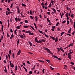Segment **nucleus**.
Segmentation results:
<instances>
[{"instance_id": "nucleus-1", "label": "nucleus", "mask_w": 75, "mask_h": 75, "mask_svg": "<svg viewBox=\"0 0 75 75\" xmlns=\"http://www.w3.org/2000/svg\"><path fill=\"white\" fill-rule=\"evenodd\" d=\"M43 48V49H44L45 50H46V51H47V52H49V54H52V52H51V51H50V50H49L48 48L45 47H44Z\"/></svg>"}, {"instance_id": "nucleus-2", "label": "nucleus", "mask_w": 75, "mask_h": 75, "mask_svg": "<svg viewBox=\"0 0 75 75\" xmlns=\"http://www.w3.org/2000/svg\"><path fill=\"white\" fill-rule=\"evenodd\" d=\"M9 63L10 64V65L11 67V68H14V66L13 64H12V63H11V61H9Z\"/></svg>"}, {"instance_id": "nucleus-3", "label": "nucleus", "mask_w": 75, "mask_h": 75, "mask_svg": "<svg viewBox=\"0 0 75 75\" xmlns=\"http://www.w3.org/2000/svg\"><path fill=\"white\" fill-rule=\"evenodd\" d=\"M54 3H55V2H54V1H52V0H51V3H52V4L53 6V7H54Z\"/></svg>"}, {"instance_id": "nucleus-4", "label": "nucleus", "mask_w": 75, "mask_h": 75, "mask_svg": "<svg viewBox=\"0 0 75 75\" xmlns=\"http://www.w3.org/2000/svg\"><path fill=\"white\" fill-rule=\"evenodd\" d=\"M42 7H43V8H44V7H45V6H44V4L43 2H42L41 3Z\"/></svg>"}, {"instance_id": "nucleus-5", "label": "nucleus", "mask_w": 75, "mask_h": 75, "mask_svg": "<svg viewBox=\"0 0 75 75\" xmlns=\"http://www.w3.org/2000/svg\"><path fill=\"white\" fill-rule=\"evenodd\" d=\"M21 50H19L17 54V55H20V53H21Z\"/></svg>"}, {"instance_id": "nucleus-6", "label": "nucleus", "mask_w": 75, "mask_h": 75, "mask_svg": "<svg viewBox=\"0 0 75 75\" xmlns=\"http://www.w3.org/2000/svg\"><path fill=\"white\" fill-rule=\"evenodd\" d=\"M29 35H34V33H31V32L30 31L29 33Z\"/></svg>"}, {"instance_id": "nucleus-7", "label": "nucleus", "mask_w": 75, "mask_h": 75, "mask_svg": "<svg viewBox=\"0 0 75 75\" xmlns=\"http://www.w3.org/2000/svg\"><path fill=\"white\" fill-rule=\"evenodd\" d=\"M68 54V57L70 59H71V54Z\"/></svg>"}, {"instance_id": "nucleus-8", "label": "nucleus", "mask_w": 75, "mask_h": 75, "mask_svg": "<svg viewBox=\"0 0 75 75\" xmlns=\"http://www.w3.org/2000/svg\"><path fill=\"white\" fill-rule=\"evenodd\" d=\"M28 43L29 45H30V46H33V44H32V43L30 41H28Z\"/></svg>"}, {"instance_id": "nucleus-9", "label": "nucleus", "mask_w": 75, "mask_h": 75, "mask_svg": "<svg viewBox=\"0 0 75 75\" xmlns=\"http://www.w3.org/2000/svg\"><path fill=\"white\" fill-rule=\"evenodd\" d=\"M52 10L53 11H54V12H55V13H57V11H56V10H55V9L54 8H52Z\"/></svg>"}, {"instance_id": "nucleus-10", "label": "nucleus", "mask_w": 75, "mask_h": 75, "mask_svg": "<svg viewBox=\"0 0 75 75\" xmlns=\"http://www.w3.org/2000/svg\"><path fill=\"white\" fill-rule=\"evenodd\" d=\"M29 27H31V28H32V29L34 30V31H35V29H34V27L33 26H32L31 25H30L29 26Z\"/></svg>"}, {"instance_id": "nucleus-11", "label": "nucleus", "mask_w": 75, "mask_h": 75, "mask_svg": "<svg viewBox=\"0 0 75 75\" xmlns=\"http://www.w3.org/2000/svg\"><path fill=\"white\" fill-rule=\"evenodd\" d=\"M19 37H20L21 38H24V36H23V35H19Z\"/></svg>"}, {"instance_id": "nucleus-12", "label": "nucleus", "mask_w": 75, "mask_h": 75, "mask_svg": "<svg viewBox=\"0 0 75 75\" xmlns=\"http://www.w3.org/2000/svg\"><path fill=\"white\" fill-rule=\"evenodd\" d=\"M17 13H20V9H19V8H17Z\"/></svg>"}, {"instance_id": "nucleus-13", "label": "nucleus", "mask_w": 75, "mask_h": 75, "mask_svg": "<svg viewBox=\"0 0 75 75\" xmlns=\"http://www.w3.org/2000/svg\"><path fill=\"white\" fill-rule=\"evenodd\" d=\"M13 37H14V35L13 34H12L11 35V37L10 38V39H12V38H13Z\"/></svg>"}, {"instance_id": "nucleus-14", "label": "nucleus", "mask_w": 75, "mask_h": 75, "mask_svg": "<svg viewBox=\"0 0 75 75\" xmlns=\"http://www.w3.org/2000/svg\"><path fill=\"white\" fill-rule=\"evenodd\" d=\"M70 46H71V47H73V43H71L70 44H69L68 46V47H69Z\"/></svg>"}, {"instance_id": "nucleus-15", "label": "nucleus", "mask_w": 75, "mask_h": 75, "mask_svg": "<svg viewBox=\"0 0 75 75\" xmlns=\"http://www.w3.org/2000/svg\"><path fill=\"white\" fill-rule=\"evenodd\" d=\"M58 41V38L56 37V38H55V42H57Z\"/></svg>"}, {"instance_id": "nucleus-16", "label": "nucleus", "mask_w": 75, "mask_h": 75, "mask_svg": "<svg viewBox=\"0 0 75 75\" xmlns=\"http://www.w3.org/2000/svg\"><path fill=\"white\" fill-rule=\"evenodd\" d=\"M34 25H35V28L36 29V30H38L37 27V25H36V24L35 23H33Z\"/></svg>"}, {"instance_id": "nucleus-17", "label": "nucleus", "mask_w": 75, "mask_h": 75, "mask_svg": "<svg viewBox=\"0 0 75 75\" xmlns=\"http://www.w3.org/2000/svg\"><path fill=\"white\" fill-rule=\"evenodd\" d=\"M23 27L25 28H28V26L23 25Z\"/></svg>"}, {"instance_id": "nucleus-18", "label": "nucleus", "mask_w": 75, "mask_h": 75, "mask_svg": "<svg viewBox=\"0 0 75 75\" xmlns=\"http://www.w3.org/2000/svg\"><path fill=\"white\" fill-rule=\"evenodd\" d=\"M50 38H51L52 39V40H55V38L54 37H52L51 36H50Z\"/></svg>"}, {"instance_id": "nucleus-19", "label": "nucleus", "mask_w": 75, "mask_h": 75, "mask_svg": "<svg viewBox=\"0 0 75 75\" xmlns=\"http://www.w3.org/2000/svg\"><path fill=\"white\" fill-rule=\"evenodd\" d=\"M13 5H14V3H12L10 6V7L11 8H12V7H13Z\"/></svg>"}, {"instance_id": "nucleus-20", "label": "nucleus", "mask_w": 75, "mask_h": 75, "mask_svg": "<svg viewBox=\"0 0 75 75\" xmlns=\"http://www.w3.org/2000/svg\"><path fill=\"white\" fill-rule=\"evenodd\" d=\"M71 28H70L69 30L68 31V33L69 34H71Z\"/></svg>"}, {"instance_id": "nucleus-21", "label": "nucleus", "mask_w": 75, "mask_h": 75, "mask_svg": "<svg viewBox=\"0 0 75 75\" xmlns=\"http://www.w3.org/2000/svg\"><path fill=\"white\" fill-rule=\"evenodd\" d=\"M47 22H48V23H51V22L50 21V20H49V18H47Z\"/></svg>"}, {"instance_id": "nucleus-22", "label": "nucleus", "mask_w": 75, "mask_h": 75, "mask_svg": "<svg viewBox=\"0 0 75 75\" xmlns=\"http://www.w3.org/2000/svg\"><path fill=\"white\" fill-rule=\"evenodd\" d=\"M38 31L39 32V33H41V34H42L44 35V33H43L42 31H41L40 30H38Z\"/></svg>"}, {"instance_id": "nucleus-23", "label": "nucleus", "mask_w": 75, "mask_h": 75, "mask_svg": "<svg viewBox=\"0 0 75 75\" xmlns=\"http://www.w3.org/2000/svg\"><path fill=\"white\" fill-rule=\"evenodd\" d=\"M37 43H41L42 42V41L41 40H40L38 41L37 42Z\"/></svg>"}, {"instance_id": "nucleus-24", "label": "nucleus", "mask_w": 75, "mask_h": 75, "mask_svg": "<svg viewBox=\"0 0 75 75\" xmlns=\"http://www.w3.org/2000/svg\"><path fill=\"white\" fill-rule=\"evenodd\" d=\"M38 61H39V62H42V63H44V62L42 60H38Z\"/></svg>"}, {"instance_id": "nucleus-25", "label": "nucleus", "mask_w": 75, "mask_h": 75, "mask_svg": "<svg viewBox=\"0 0 75 75\" xmlns=\"http://www.w3.org/2000/svg\"><path fill=\"white\" fill-rule=\"evenodd\" d=\"M22 6H23V7H26V5H25V4H24L23 3H22L21 4Z\"/></svg>"}, {"instance_id": "nucleus-26", "label": "nucleus", "mask_w": 75, "mask_h": 75, "mask_svg": "<svg viewBox=\"0 0 75 75\" xmlns=\"http://www.w3.org/2000/svg\"><path fill=\"white\" fill-rule=\"evenodd\" d=\"M35 20H36V21H37L38 20V18L37 17V16H35Z\"/></svg>"}, {"instance_id": "nucleus-27", "label": "nucleus", "mask_w": 75, "mask_h": 75, "mask_svg": "<svg viewBox=\"0 0 75 75\" xmlns=\"http://www.w3.org/2000/svg\"><path fill=\"white\" fill-rule=\"evenodd\" d=\"M19 41H20V40H19V39H18L17 42V45H18Z\"/></svg>"}, {"instance_id": "nucleus-28", "label": "nucleus", "mask_w": 75, "mask_h": 75, "mask_svg": "<svg viewBox=\"0 0 75 75\" xmlns=\"http://www.w3.org/2000/svg\"><path fill=\"white\" fill-rule=\"evenodd\" d=\"M41 41H42V42H45V40L44 39H41Z\"/></svg>"}, {"instance_id": "nucleus-29", "label": "nucleus", "mask_w": 75, "mask_h": 75, "mask_svg": "<svg viewBox=\"0 0 75 75\" xmlns=\"http://www.w3.org/2000/svg\"><path fill=\"white\" fill-rule=\"evenodd\" d=\"M6 10H7V11H8V12H10V10L9 8H6Z\"/></svg>"}, {"instance_id": "nucleus-30", "label": "nucleus", "mask_w": 75, "mask_h": 75, "mask_svg": "<svg viewBox=\"0 0 75 75\" xmlns=\"http://www.w3.org/2000/svg\"><path fill=\"white\" fill-rule=\"evenodd\" d=\"M64 33H65V32H63L62 33H61V36H62V35H63V34H64Z\"/></svg>"}, {"instance_id": "nucleus-31", "label": "nucleus", "mask_w": 75, "mask_h": 75, "mask_svg": "<svg viewBox=\"0 0 75 75\" xmlns=\"http://www.w3.org/2000/svg\"><path fill=\"white\" fill-rule=\"evenodd\" d=\"M35 41L36 42H37V41H38V40H37V38H35Z\"/></svg>"}, {"instance_id": "nucleus-32", "label": "nucleus", "mask_w": 75, "mask_h": 75, "mask_svg": "<svg viewBox=\"0 0 75 75\" xmlns=\"http://www.w3.org/2000/svg\"><path fill=\"white\" fill-rule=\"evenodd\" d=\"M18 68H17V66L16 65L15 66V71H17Z\"/></svg>"}, {"instance_id": "nucleus-33", "label": "nucleus", "mask_w": 75, "mask_h": 75, "mask_svg": "<svg viewBox=\"0 0 75 75\" xmlns=\"http://www.w3.org/2000/svg\"><path fill=\"white\" fill-rule=\"evenodd\" d=\"M67 65H64V69H67Z\"/></svg>"}, {"instance_id": "nucleus-34", "label": "nucleus", "mask_w": 75, "mask_h": 75, "mask_svg": "<svg viewBox=\"0 0 75 75\" xmlns=\"http://www.w3.org/2000/svg\"><path fill=\"white\" fill-rule=\"evenodd\" d=\"M25 23H28V21L27 20H26L25 21Z\"/></svg>"}, {"instance_id": "nucleus-35", "label": "nucleus", "mask_w": 75, "mask_h": 75, "mask_svg": "<svg viewBox=\"0 0 75 75\" xmlns=\"http://www.w3.org/2000/svg\"><path fill=\"white\" fill-rule=\"evenodd\" d=\"M15 56H14V53H13L12 54V57L13 58V59H14L15 58V57H14Z\"/></svg>"}, {"instance_id": "nucleus-36", "label": "nucleus", "mask_w": 75, "mask_h": 75, "mask_svg": "<svg viewBox=\"0 0 75 75\" xmlns=\"http://www.w3.org/2000/svg\"><path fill=\"white\" fill-rule=\"evenodd\" d=\"M15 19L16 22V23H17V21H18V19H17V18H16Z\"/></svg>"}, {"instance_id": "nucleus-37", "label": "nucleus", "mask_w": 75, "mask_h": 75, "mask_svg": "<svg viewBox=\"0 0 75 75\" xmlns=\"http://www.w3.org/2000/svg\"><path fill=\"white\" fill-rule=\"evenodd\" d=\"M46 61H47V62H48V63H50V61L49 60L47 59L46 60Z\"/></svg>"}, {"instance_id": "nucleus-38", "label": "nucleus", "mask_w": 75, "mask_h": 75, "mask_svg": "<svg viewBox=\"0 0 75 75\" xmlns=\"http://www.w3.org/2000/svg\"><path fill=\"white\" fill-rule=\"evenodd\" d=\"M9 53L10 55H11V50H10L9 51Z\"/></svg>"}, {"instance_id": "nucleus-39", "label": "nucleus", "mask_w": 75, "mask_h": 75, "mask_svg": "<svg viewBox=\"0 0 75 75\" xmlns=\"http://www.w3.org/2000/svg\"><path fill=\"white\" fill-rule=\"evenodd\" d=\"M54 58H56V59H57V58H58V57L55 56V55H54L53 56Z\"/></svg>"}, {"instance_id": "nucleus-40", "label": "nucleus", "mask_w": 75, "mask_h": 75, "mask_svg": "<svg viewBox=\"0 0 75 75\" xmlns=\"http://www.w3.org/2000/svg\"><path fill=\"white\" fill-rule=\"evenodd\" d=\"M30 31L29 30H28V31H26L25 32L26 33H30Z\"/></svg>"}, {"instance_id": "nucleus-41", "label": "nucleus", "mask_w": 75, "mask_h": 75, "mask_svg": "<svg viewBox=\"0 0 75 75\" xmlns=\"http://www.w3.org/2000/svg\"><path fill=\"white\" fill-rule=\"evenodd\" d=\"M4 72H5L7 73V69H5L4 70Z\"/></svg>"}, {"instance_id": "nucleus-42", "label": "nucleus", "mask_w": 75, "mask_h": 75, "mask_svg": "<svg viewBox=\"0 0 75 75\" xmlns=\"http://www.w3.org/2000/svg\"><path fill=\"white\" fill-rule=\"evenodd\" d=\"M30 18H31L32 19V20H34V18H33V16H30Z\"/></svg>"}, {"instance_id": "nucleus-43", "label": "nucleus", "mask_w": 75, "mask_h": 75, "mask_svg": "<svg viewBox=\"0 0 75 75\" xmlns=\"http://www.w3.org/2000/svg\"><path fill=\"white\" fill-rule=\"evenodd\" d=\"M59 22H58L56 24V26H57L59 24Z\"/></svg>"}, {"instance_id": "nucleus-44", "label": "nucleus", "mask_w": 75, "mask_h": 75, "mask_svg": "<svg viewBox=\"0 0 75 75\" xmlns=\"http://www.w3.org/2000/svg\"><path fill=\"white\" fill-rule=\"evenodd\" d=\"M74 15L73 14H72L71 15V17L72 18L74 17Z\"/></svg>"}, {"instance_id": "nucleus-45", "label": "nucleus", "mask_w": 75, "mask_h": 75, "mask_svg": "<svg viewBox=\"0 0 75 75\" xmlns=\"http://www.w3.org/2000/svg\"><path fill=\"white\" fill-rule=\"evenodd\" d=\"M74 63L73 62H70V64H71V65H74Z\"/></svg>"}, {"instance_id": "nucleus-46", "label": "nucleus", "mask_w": 75, "mask_h": 75, "mask_svg": "<svg viewBox=\"0 0 75 75\" xmlns=\"http://www.w3.org/2000/svg\"><path fill=\"white\" fill-rule=\"evenodd\" d=\"M7 37L8 38L10 37V35H8V33H7Z\"/></svg>"}, {"instance_id": "nucleus-47", "label": "nucleus", "mask_w": 75, "mask_h": 75, "mask_svg": "<svg viewBox=\"0 0 75 75\" xmlns=\"http://www.w3.org/2000/svg\"><path fill=\"white\" fill-rule=\"evenodd\" d=\"M75 34V31H73L72 33V35H74Z\"/></svg>"}, {"instance_id": "nucleus-48", "label": "nucleus", "mask_w": 75, "mask_h": 75, "mask_svg": "<svg viewBox=\"0 0 75 75\" xmlns=\"http://www.w3.org/2000/svg\"><path fill=\"white\" fill-rule=\"evenodd\" d=\"M16 31H17V30H15L14 31V33L15 34H16V33H17V32Z\"/></svg>"}, {"instance_id": "nucleus-49", "label": "nucleus", "mask_w": 75, "mask_h": 75, "mask_svg": "<svg viewBox=\"0 0 75 75\" xmlns=\"http://www.w3.org/2000/svg\"><path fill=\"white\" fill-rule=\"evenodd\" d=\"M64 14L63 13H62L61 15V18H62V16H64Z\"/></svg>"}, {"instance_id": "nucleus-50", "label": "nucleus", "mask_w": 75, "mask_h": 75, "mask_svg": "<svg viewBox=\"0 0 75 75\" xmlns=\"http://www.w3.org/2000/svg\"><path fill=\"white\" fill-rule=\"evenodd\" d=\"M26 62L28 64H30V63L29 61L27 60Z\"/></svg>"}, {"instance_id": "nucleus-51", "label": "nucleus", "mask_w": 75, "mask_h": 75, "mask_svg": "<svg viewBox=\"0 0 75 75\" xmlns=\"http://www.w3.org/2000/svg\"><path fill=\"white\" fill-rule=\"evenodd\" d=\"M51 69H52V70H53V69H54V68L52 67L51 66H50V67Z\"/></svg>"}, {"instance_id": "nucleus-52", "label": "nucleus", "mask_w": 75, "mask_h": 75, "mask_svg": "<svg viewBox=\"0 0 75 75\" xmlns=\"http://www.w3.org/2000/svg\"><path fill=\"white\" fill-rule=\"evenodd\" d=\"M67 21V25H68L69 24V21Z\"/></svg>"}, {"instance_id": "nucleus-53", "label": "nucleus", "mask_w": 75, "mask_h": 75, "mask_svg": "<svg viewBox=\"0 0 75 75\" xmlns=\"http://www.w3.org/2000/svg\"><path fill=\"white\" fill-rule=\"evenodd\" d=\"M16 28H17V29H20V27L19 26H16Z\"/></svg>"}, {"instance_id": "nucleus-54", "label": "nucleus", "mask_w": 75, "mask_h": 75, "mask_svg": "<svg viewBox=\"0 0 75 75\" xmlns=\"http://www.w3.org/2000/svg\"><path fill=\"white\" fill-rule=\"evenodd\" d=\"M65 15L66 16V17H67V16H68V13H66L65 14Z\"/></svg>"}, {"instance_id": "nucleus-55", "label": "nucleus", "mask_w": 75, "mask_h": 75, "mask_svg": "<svg viewBox=\"0 0 75 75\" xmlns=\"http://www.w3.org/2000/svg\"><path fill=\"white\" fill-rule=\"evenodd\" d=\"M57 49L58 50V51H60V49H59V48H57Z\"/></svg>"}, {"instance_id": "nucleus-56", "label": "nucleus", "mask_w": 75, "mask_h": 75, "mask_svg": "<svg viewBox=\"0 0 75 75\" xmlns=\"http://www.w3.org/2000/svg\"><path fill=\"white\" fill-rule=\"evenodd\" d=\"M4 28V26L3 25H2V28H1V30H3V28Z\"/></svg>"}, {"instance_id": "nucleus-57", "label": "nucleus", "mask_w": 75, "mask_h": 75, "mask_svg": "<svg viewBox=\"0 0 75 75\" xmlns=\"http://www.w3.org/2000/svg\"><path fill=\"white\" fill-rule=\"evenodd\" d=\"M4 1V0H1V3H4V2H3Z\"/></svg>"}, {"instance_id": "nucleus-58", "label": "nucleus", "mask_w": 75, "mask_h": 75, "mask_svg": "<svg viewBox=\"0 0 75 75\" xmlns=\"http://www.w3.org/2000/svg\"><path fill=\"white\" fill-rule=\"evenodd\" d=\"M32 71H29V74H32Z\"/></svg>"}, {"instance_id": "nucleus-59", "label": "nucleus", "mask_w": 75, "mask_h": 75, "mask_svg": "<svg viewBox=\"0 0 75 75\" xmlns=\"http://www.w3.org/2000/svg\"><path fill=\"white\" fill-rule=\"evenodd\" d=\"M67 17V21H68V20H69V17L68 16H66Z\"/></svg>"}, {"instance_id": "nucleus-60", "label": "nucleus", "mask_w": 75, "mask_h": 75, "mask_svg": "<svg viewBox=\"0 0 75 75\" xmlns=\"http://www.w3.org/2000/svg\"><path fill=\"white\" fill-rule=\"evenodd\" d=\"M47 13L48 15H50V12H48Z\"/></svg>"}, {"instance_id": "nucleus-61", "label": "nucleus", "mask_w": 75, "mask_h": 75, "mask_svg": "<svg viewBox=\"0 0 75 75\" xmlns=\"http://www.w3.org/2000/svg\"><path fill=\"white\" fill-rule=\"evenodd\" d=\"M66 22V21H64L62 22V23H63L64 24V23H65Z\"/></svg>"}, {"instance_id": "nucleus-62", "label": "nucleus", "mask_w": 75, "mask_h": 75, "mask_svg": "<svg viewBox=\"0 0 75 75\" xmlns=\"http://www.w3.org/2000/svg\"><path fill=\"white\" fill-rule=\"evenodd\" d=\"M30 15H32V11H30Z\"/></svg>"}, {"instance_id": "nucleus-63", "label": "nucleus", "mask_w": 75, "mask_h": 75, "mask_svg": "<svg viewBox=\"0 0 75 75\" xmlns=\"http://www.w3.org/2000/svg\"><path fill=\"white\" fill-rule=\"evenodd\" d=\"M4 38V37H3V36H2L1 37V40H3V38Z\"/></svg>"}, {"instance_id": "nucleus-64", "label": "nucleus", "mask_w": 75, "mask_h": 75, "mask_svg": "<svg viewBox=\"0 0 75 75\" xmlns=\"http://www.w3.org/2000/svg\"><path fill=\"white\" fill-rule=\"evenodd\" d=\"M72 53H73V52H70L68 54H72Z\"/></svg>"}]
</instances>
